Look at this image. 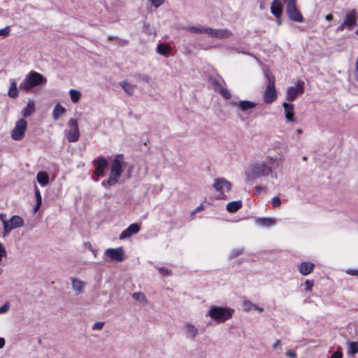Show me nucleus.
Masks as SVG:
<instances>
[{
    "label": "nucleus",
    "instance_id": "f257e3e1",
    "mask_svg": "<svg viewBox=\"0 0 358 358\" xmlns=\"http://www.w3.org/2000/svg\"><path fill=\"white\" fill-rule=\"evenodd\" d=\"M269 174L272 178L277 179V174L273 173L271 166L264 162H256L250 164L245 171V176L248 180L268 176Z\"/></svg>",
    "mask_w": 358,
    "mask_h": 358
},
{
    "label": "nucleus",
    "instance_id": "f03ea898",
    "mask_svg": "<svg viewBox=\"0 0 358 358\" xmlns=\"http://www.w3.org/2000/svg\"><path fill=\"white\" fill-rule=\"evenodd\" d=\"M124 165V155H117L111 162L110 175L107 180L108 186H113L118 182Z\"/></svg>",
    "mask_w": 358,
    "mask_h": 358
},
{
    "label": "nucleus",
    "instance_id": "7ed1b4c3",
    "mask_svg": "<svg viewBox=\"0 0 358 358\" xmlns=\"http://www.w3.org/2000/svg\"><path fill=\"white\" fill-rule=\"evenodd\" d=\"M234 313V310L229 307L213 306L207 314L212 320L217 323L224 322L231 319Z\"/></svg>",
    "mask_w": 358,
    "mask_h": 358
},
{
    "label": "nucleus",
    "instance_id": "20e7f679",
    "mask_svg": "<svg viewBox=\"0 0 358 358\" xmlns=\"http://www.w3.org/2000/svg\"><path fill=\"white\" fill-rule=\"evenodd\" d=\"M46 81V78L42 74L36 71H30L20 84V88L26 92H29L31 88L45 83Z\"/></svg>",
    "mask_w": 358,
    "mask_h": 358
},
{
    "label": "nucleus",
    "instance_id": "39448f33",
    "mask_svg": "<svg viewBox=\"0 0 358 358\" xmlns=\"http://www.w3.org/2000/svg\"><path fill=\"white\" fill-rule=\"evenodd\" d=\"M267 78L266 87L264 93V101L266 103H272L277 99V92L275 87V78L266 73Z\"/></svg>",
    "mask_w": 358,
    "mask_h": 358
},
{
    "label": "nucleus",
    "instance_id": "423d86ee",
    "mask_svg": "<svg viewBox=\"0 0 358 358\" xmlns=\"http://www.w3.org/2000/svg\"><path fill=\"white\" fill-rule=\"evenodd\" d=\"M65 136L69 143H75L79 140L80 131L77 120L71 118L68 121Z\"/></svg>",
    "mask_w": 358,
    "mask_h": 358
},
{
    "label": "nucleus",
    "instance_id": "0eeeda50",
    "mask_svg": "<svg viewBox=\"0 0 358 358\" xmlns=\"http://www.w3.org/2000/svg\"><path fill=\"white\" fill-rule=\"evenodd\" d=\"M282 1L286 3V12L289 17L294 22H303V15L296 7V0Z\"/></svg>",
    "mask_w": 358,
    "mask_h": 358
},
{
    "label": "nucleus",
    "instance_id": "6e6552de",
    "mask_svg": "<svg viewBox=\"0 0 358 358\" xmlns=\"http://www.w3.org/2000/svg\"><path fill=\"white\" fill-rule=\"evenodd\" d=\"M27 129V122L24 118L18 120L16 121L15 127L11 131V138L17 141H21L24 137Z\"/></svg>",
    "mask_w": 358,
    "mask_h": 358
},
{
    "label": "nucleus",
    "instance_id": "1a4fd4ad",
    "mask_svg": "<svg viewBox=\"0 0 358 358\" xmlns=\"http://www.w3.org/2000/svg\"><path fill=\"white\" fill-rule=\"evenodd\" d=\"M357 19L358 14L355 10L348 12L338 29L340 31H343L344 29L352 30L356 26Z\"/></svg>",
    "mask_w": 358,
    "mask_h": 358
},
{
    "label": "nucleus",
    "instance_id": "9d476101",
    "mask_svg": "<svg viewBox=\"0 0 358 358\" xmlns=\"http://www.w3.org/2000/svg\"><path fill=\"white\" fill-rule=\"evenodd\" d=\"M24 224L23 219L18 215H13L12 217L4 222L3 236L8 234L13 229L22 227Z\"/></svg>",
    "mask_w": 358,
    "mask_h": 358
},
{
    "label": "nucleus",
    "instance_id": "9b49d317",
    "mask_svg": "<svg viewBox=\"0 0 358 358\" xmlns=\"http://www.w3.org/2000/svg\"><path fill=\"white\" fill-rule=\"evenodd\" d=\"M304 83L303 81H298L296 86L289 87L287 89V99L289 101H293L299 95L303 93Z\"/></svg>",
    "mask_w": 358,
    "mask_h": 358
},
{
    "label": "nucleus",
    "instance_id": "f8f14e48",
    "mask_svg": "<svg viewBox=\"0 0 358 358\" xmlns=\"http://www.w3.org/2000/svg\"><path fill=\"white\" fill-rule=\"evenodd\" d=\"M105 255L111 260L117 262L124 259V252L122 248H108L106 250Z\"/></svg>",
    "mask_w": 358,
    "mask_h": 358
},
{
    "label": "nucleus",
    "instance_id": "ddd939ff",
    "mask_svg": "<svg viewBox=\"0 0 358 358\" xmlns=\"http://www.w3.org/2000/svg\"><path fill=\"white\" fill-rule=\"evenodd\" d=\"M217 192H222L226 189L229 192L231 188V183L224 178H215L213 185Z\"/></svg>",
    "mask_w": 358,
    "mask_h": 358
},
{
    "label": "nucleus",
    "instance_id": "4468645a",
    "mask_svg": "<svg viewBox=\"0 0 358 358\" xmlns=\"http://www.w3.org/2000/svg\"><path fill=\"white\" fill-rule=\"evenodd\" d=\"M140 231V227L138 224L134 223L130 224L127 229L122 231L119 236L120 240L129 238L134 234H136Z\"/></svg>",
    "mask_w": 358,
    "mask_h": 358
},
{
    "label": "nucleus",
    "instance_id": "2eb2a0df",
    "mask_svg": "<svg viewBox=\"0 0 358 358\" xmlns=\"http://www.w3.org/2000/svg\"><path fill=\"white\" fill-rule=\"evenodd\" d=\"M184 330L187 338L194 339L199 334L198 327L191 322H185Z\"/></svg>",
    "mask_w": 358,
    "mask_h": 358
},
{
    "label": "nucleus",
    "instance_id": "dca6fc26",
    "mask_svg": "<svg viewBox=\"0 0 358 358\" xmlns=\"http://www.w3.org/2000/svg\"><path fill=\"white\" fill-rule=\"evenodd\" d=\"M233 106L237 107L242 112H248L256 106V103L246 100L238 101L233 103Z\"/></svg>",
    "mask_w": 358,
    "mask_h": 358
},
{
    "label": "nucleus",
    "instance_id": "f3484780",
    "mask_svg": "<svg viewBox=\"0 0 358 358\" xmlns=\"http://www.w3.org/2000/svg\"><path fill=\"white\" fill-rule=\"evenodd\" d=\"M94 164L96 166L94 173L96 176H103L105 168L108 166V162L106 159L100 157L94 160Z\"/></svg>",
    "mask_w": 358,
    "mask_h": 358
},
{
    "label": "nucleus",
    "instance_id": "a211bd4d",
    "mask_svg": "<svg viewBox=\"0 0 358 358\" xmlns=\"http://www.w3.org/2000/svg\"><path fill=\"white\" fill-rule=\"evenodd\" d=\"M71 286L73 290L77 294H80L85 292L86 282L78 278L71 279Z\"/></svg>",
    "mask_w": 358,
    "mask_h": 358
},
{
    "label": "nucleus",
    "instance_id": "6ab92c4d",
    "mask_svg": "<svg viewBox=\"0 0 358 358\" xmlns=\"http://www.w3.org/2000/svg\"><path fill=\"white\" fill-rule=\"evenodd\" d=\"M282 106L285 110V116L287 122H295L296 118L294 117V105L288 103H283Z\"/></svg>",
    "mask_w": 358,
    "mask_h": 358
},
{
    "label": "nucleus",
    "instance_id": "aec40b11",
    "mask_svg": "<svg viewBox=\"0 0 358 358\" xmlns=\"http://www.w3.org/2000/svg\"><path fill=\"white\" fill-rule=\"evenodd\" d=\"M314 266L313 263L305 262L298 265V269L301 275H307L313 272Z\"/></svg>",
    "mask_w": 358,
    "mask_h": 358
},
{
    "label": "nucleus",
    "instance_id": "412c9836",
    "mask_svg": "<svg viewBox=\"0 0 358 358\" xmlns=\"http://www.w3.org/2000/svg\"><path fill=\"white\" fill-rule=\"evenodd\" d=\"M271 12L276 17L280 18L282 13V5L280 1L273 0L271 6Z\"/></svg>",
    "mask_w": 358,
    "mask_h": 358
},
{
    "label": "nucleus",
    "instance_id": "4be33fe9",
    "mask_svg": "<svg viewBox=\"0 0 358 358\" xmlns=\"http://www.w3.org/2000/svg\"><path fill=\"white\" fill-rule=\"evenodd\" d=\"M35 103L33 100L29 99L26 107H24L21 113L23 118L28 117L35 113Z\"/></svg>",
    "mask_w": 358,
    "mask_h": 358
},
{
    "label": "nucleus",
    "instance_id": "5701e85b",
    "mask_svg": "<svg viewBox=\"0 0 358 358\" xmlns=\"http://www.w3.org/2000/svg\"><path fill=\"white\" fill-rule=\"evenodd\" d=\"M65 113L66 109L60 103H57L52 111V117L54 120H57Z\"/></svg>",
    "mask_w": 358,
    "mask_h": 358
},
{
    "label": "nucleus",
    "instance_id": "b1692460",
    "mask_svg": "<svg viewBox=\"0 0 358 358\" xmlns=\"http://www.w3.org/2000/svg\"><path fill=\"white\" fill-rule=\"evenodd\" d=\"M215 34L214 37L220 39L227 38L233 35V33L227 29H216Z\"/></svg>",
    "mask_w": 358,
    "mask_h": 358
},
{
    "label": "nucleus",
    "instance_id": "393cba45",
    "mask_svg": "<svg viewBox=\"0 0 358 358\" xmlns=\"http://www.w3.org/2000/svg\"><path fill=\"white\" fill-rule=\"evenodd\" d=\"M8 94V96L12 99H15V98L17 97V96L19 94V90H18V88L17 86V83L15 80H11Z\"/></svg>",
    "mask_w": 358,
    "mask_h": 358
},
{
    "label": "nucleus",
    "instance_id": "a878e982",
    "mask_svg": "<svg viewBox=\"0 0 358 358\" xmlns=\"http://www.w3.org/2000/svg\"><path fill=\"white\" fill-rule=\"evenodd\" d=\"M36 180L41 186H45L49 182V176L47 173L40 171L36 175Z\"/></svg>",
    "mask_w": 358,
    "mask_h": 358
},
{
    "label": "nucleus",
    "instance_id": "bb28decb",
    "mask_svg": "<svg viewBox=\"0 0 358 358\" xmlns=\"http://www.w3.org/2000/svg\"><path fill=\"white\" fill-rule=\"evenodd\" d=\"M242 206V202L241 201H231L227 204V210L229 213H235L239 210Z\"/></svg>",
    "mask_w": 358,
    "mask_h": 358
},
{
    "label": "nucleus",
    "instance_id": "cd10ccee",
    "mask_svg": "<svg viewBox=\"0 0 358 358\" xmlns=\"http://www.w3.org/2000/svg\"><path fill=\"white\" fill-rule=\"evenodd\" d=\"M257 223L262 227H269L275 224V220L268 217L259 218L257 220Z\"/></svg>",
    "mask_w": 358,
    "mask_h": 358
},
{
    "label": "nucleus",
    "instance_id": "c85d7f7f",
    "mask_svg": "<svg viewBox=\"0 0 358 358\" xmlns=\"http://www.w3.org/2000/svg\"><path fill=\"white\" fill-rule=\"evenodd\" d=\"M120 85L123 88L124 91L128 94H133L136 85L129 83L127 81H122L120 83Z\"/></svg>",
    "mask_w": 358,
    "mask_h": 358
},
{
    "label": "nucleus",
    "instance_id": "c756f323",
    "mask_svg": "<svg viewBox=\"0 0 358 358\" xmlns=\"http://www.w3.org/2000/svg\"><path fill=\"white\" fill-rule=\"evenodd\" d=\"M34 194L36 196V206L34 208V213H36L39 210L42 203V196L36 186L34 187Z\"/></svg>",
    "mask_w": 358,
    "mask_h": 358
},
{
    "label": "nucleus",
    "instance_id": "7c9ffc66",
    "mask_svg": "<svg viewBox=\"0 0 358 358\" xmlns=\"http://www.w3.org/2000/svg\"><path fill=\"white\" fill-rule=\"evenodd\" d=\"M348 352L349 355H353L358 352V342L351 341L347 343Z\"/></svg>",
    "mask_w": 358,
    "mask_h": 358
},
{
    "label": "nucleus",
    "instance_id": "2f4dec72",
    "mask_svg": "<svg viewBox=\"0 0 358 358\" xmlns=\"http://www.w3.org/2000/svg\"><path fill=\"white\" fill-rule=\"evenodd\" d=\"M132 297L135 300L141 302V303H143L144 305H146L148 303L147 298H146L145 295L143 292H134L132 294Z\"/></svg>",
    "mask_w": 358,
    "mask_h": 358
},
{
    "label": "nucleus",
    "instance_id": "473e14b6",
    "mask_svg": "<svg viewBox=\"0 0 358 358\" xmlns=\"http://www.w3.org/2000/svg\"><path fill=\"white\" fill-rule=\"evenodd\" d=\"M71 100L73 103H77L81 98V92L77 90L71 89L69 91Z\"/></svg>",
    "mask_w": 358,
    "mask_h": 358
},
{
    "label": "nucleus",
    "instance_id": "72a5a7b5",
    "mask_svg": "<svg viewBox=\"0 0 358 358\" xmlns=\"http://www.w3.org/2000/svg\"><path fill=\"white\" fill-rule=\"evenodd\" d=\"M157 50L159 55L166 56V55H167V54H169L170 52L171 48L169 46H168L167 45L161 43V44L158 45Z\"/></svg>",
    "mask_w": 358,
    "mask_h": 358
},
{
    "label": "nucleus",
    "instance_id": "f704fd0d",
    "mask_svg": "<svg viewBox=\"0 0 358 358\" xmlns=\"http://www.w3.org/2000/svg\"><path fill=\"white\" fill-rule=\"evenodd\" d=\"M242 303L244 310L248 312L254 310V308H256V304L253 303L251 301L248 300L246 298H243Z\"/></svg>",
    "mask_w": 358,
    "mask_h": 358
},
{
    "label": "nucleus",
    "instance_id": "c9c22d12",
    "mask_svg": "<svg viewBox=\"0 0 358 358\" xmlns=\"http://www.w3.org/2000/svg\"><path fill=\"white\" fill-rule=\"evenodd\" d=\"M189 31L195 34H203L204 27H189L187 29Z\"/></svg>",
    "mask_w": 358,
    "mask_h": 358
},
{
    "label": "nucleus",
    "instance_id": "e433bc0d",
    "mask_svg": "<svg viewBox=\"0 0 358 358\" xmlns=\"http://www.w3.org/2000/svg\"><path fill=\"white\" fill-rule=\"evenodd\" d=\"M220 93L227 99H229L231 97L229 92L223 87H220Z\"/></svg>",
    "mask_w": 358,
    "mask_h": 358
},
{
    "label": "nucleus",
    "instance_id": "4c0bfd02",
    "mask_svg": "<svg viewBox=\"0 0 358 358\" xmlns=\"http://www.w3.org/2000/svg\"><path fill=\"white\" fill-rule=\"evenodd\" d=\"M10 27L7 26L0 29V36L6 37L10 34Z\"/></svg>",
    "mask_w": 358,
    "mask_h": 358
},
{
    "label": "nucleus",
    "instance_id": "58836bf2",
    "mask_svg": "<svg viewBox=\"0 0 358 358\" xmlns=\"http://www.w3.org/2000/svg\"><path fill=\"white\" fill-rule=\"evenodd\" d=\"M243 249L242 248H238V249H235L232 251L231 255H230V258H234V257H236L241 255H242L243 253Z\"/></svg>",
    "mask_w": 358,
    "mask_h": 358
},
{
    "label": "nucleus",
    "instance_id": "ea45409f",
    "mask_svg": "<svg viewBox=\"0 0 358 358\" xmlns=\"http://www.w3.org/2000/svg\"><path fill=\"white\" fill-rule=\"evenodd\" d=\"M314 286L313 280H307L305 282L306 290L308 292H311L313 290V287Z\"/></svg>",
    "mask_w": 358,
    "mask_h": 358
},
{
    "label": "nucleus",
    "instance_id": "a19ab883",
    "mask_svg": "<svg viewBox=\"0 0 358 358\" xmlns=\"http://www.w3.org/2000/svg\"><path fill=\"white\" fill-rule=\"evenodd\" d=\"M216 29L210 28V27H204L203 34H207L210 37L215 36Z\"/></svg>",
    "mask_w": 358,
    "mask_h": 358
},
{
    "label": "nucleus",
    "instance_id": "79ce46f5",
    "mask_svg": "<svg viewBox=\"0 0 358 358\" xmlns=\"http://www.w3.org/2000/svg\"><path fill=\"white\" fill-rule=\"evenodd\" d=\"M149 2L155 8H158L162 6L164 3V0H148Z\"/></svg>",
    "mask_w": 358,
    "mask_h": 358
},
{
    "label": "nucleus",
    "instance_id": "37998d69",
    "mask_svg": "<svg viewBox=\"0 0 358 358\" xmlns=\"http://www.w3.org/2000/svg\"><path fill=\"white\" fill-rule=\"evenodd\" d=\"M280 204H281V201H280V197H278V196L273 197V199H272L273 206H274L275 208H277V207H279L280 206Z\"/></svg>",
    "mask_w": 358,
    "mask_h": 358
},
{
    "label": "nucleus",
    "instance_id": "c03bdc74",
    "mask_svg": "<svg viewBox=\"0 0 358 358\" xmlns=\"http://www.w3.org/2000/svg\"><path fill=\"white\" fill-rule=\"evenodd\" d=\"M9 308H10L9 303L7 302V303H4L3 306H1L0 307V314L6 313L9 310Z\"/></svg>",
    "mask_w": 358,
    "mask_h": 358
},
{
    "label": "nucleus",
    "instance_id": "a18cd8bd",
    "mask_svg": "<svg viewBox=\"0 0 358 358\" xmlns=\"http://www.w3.org/2000/svg\"><path fill=\"white\" fill-rule=\"evenodd\" d=\"M103 322H95L93 324L92 329H93L101 330V329H103Z\"/></svg>",
    "mask_w": 358,
    "mask_h": 358
},
{
    "label": "nucleus",
    "instance_id": "49530a36",
    "mask_svg": "<svg viewBox=\"0 0 358 358\" xmlns=\"http://www.w3.org/2000/svg\"><path fill=\"white\" fill-rule=\"evenodd\" d=\"M159 271L164 275H170L171 274V271L166 268H159Z\"/></svg>",
    "mask_w": 358,
    "mask_h": 358
},
{
    "label": "nucleus",
    "instance_id": "de8ad7c7",
    "mask_svg": "<svg viewBox=\"0 0 358 358\" xmlns=\"http://www.w3.org/2000/svg\"><path fill=\"white\" fill-rule=\"evenodd\" d=\"M343 355L340 351H336L334 352L330 358H342Z\"/></svg>",
    "mask_w": 358,
    "mask_h": 358
},
{
    "label": "nucleus",
    "instance_id": "09e8293b",
    "mask_svg": "<svg viewBox=\"0 0 358 358\" xmlns=\"http://www.w3.org/2000/svg\"><path fill=\"white\" fill-rule=\"evenodd\" d=\"M286 355L290 358H296V357H297L296 353H295L294 352H292L291 350H287L286 352Z\"/></svg>",
    "mask_w": 358,
    "mask_h": 358
},
{
    "label": "nucleus",
    "instance_id": "8fccbe9b",
    "mask_svg": "<svg viewBox=\"0 0 358 358\" xmlns=\"http://www.w3.org/2000/svg\"><path fill=\"white\" fill-rule=\"evenodd\" d=\"M272 347L273 349L280 348V350H282L280 340H277Z\"/></svg>",
    "mask_w": 358,
    "mask_h": 358
},
{
    "label": "nucleus",
    "instance_id": "3c124183",
    "mask_svg": "<svg viewBox=\"0 0 358 358\" xmlns=\"http://www.w3.org/2000/svg\"><path fill=\"white\" fill-rule=\"evenodd\" d=\"M0 220L3 222V225L4 226V222H7L6 215L5 213H0Z\"/></svg>",
    "mask_w": 358,
    "mask_h": 358
},
{
    "label": "nucleus",
    "instance_id": "603ef678",
    "mask_svg": "<svg viewBox=\"0 0 358 358\" xmlns=\"http://www.w3.org/2000/svg\"><path fill=\"white\" fill-rule=\"evenodd\" d=\"M347 273L352 275H357L358 276V271L357 270H350V271H348Z\"/></svg>",
    "mask_w": 358,
    "mask_h": 358
},
{
    "label": "nucleus",
    "instance_id": "864d4df0",
    "mask_svg": "<svg viewBox=\"0 0 358 358\" xmlns=\"http://www.w3.org/2000/svg\"><path fill=\"white\" fill-rule=\"evenodd\" d=\"M5 339L3 338H0V349H2L5 345Z\"/></svg>",
    "mask_w": 358,
    "mask_h": 358
},
{
    "label": "nucleus",
    "instance_id": "5fc2aeb1",
    "mask_svg": "<svg viewBox=\"0 0 358 358\" xmlns=\"http://www.w3.org/2000/svg\"><path fill=\"white\" fill-rule=\"evenodd\" d=\"M203 209V207L202 205H200L199 206H198L197 208H195V210H194V213H198L199 211Z\"/></svg>",
    "mask_w": 358,
    "mask_h": 358
},
{
    "label": "nucleus",
    "instance_id": "6e6d98bb",
    "mask_svg": "<svg viewBox=\"0 0 358 358\" xmlns=\"http://www.w3.org/2000/svg\"><path fill=\"white\" fill-rule=\"evenodd\" d=\"M326 20L328 21H331L333 20V15L331 14H329L326 15Z\"/></svg>",
    "mask_w": 358,
    "mask_h": 358
},
{
    "label": "nucleus",
    "instance_id": "4d7b16f0",
    "mask_svg": "<svg viewBox=\"0 0 358 358\" xmlns=\"http://www.w3.org/2000/svg\"><path fill=\"white\" fill-rule=\"evenodd\" d=\"M254 310H257L260 313L264 311V308L262 307H259L257 305H256V308H255Z\"/></svg>",
    "mask_w": 358,
    "mask_h": 358
},
{
    "label": "nucleus",
    "instance_id": "13d9d810",
    "mask_svg": "<svg viewBox=\"0 0 358 358\" xmlns=\"http://www.w3.org/2000/svg\"><path fill=\"white\" fill-rule=\"evenodd\" d=\"M355 68H356V70L358 71V57H357V61H356Z\"/></svg>",
    "mask_w": 358,
    "mask_h": 358
},
{
    "label": "nucleus",
    "instance_id": "bf43d9fd",
    "mask_svg": "<svg viewBox=\"0 0 358 358\" xmlns=\"http://www.w3.org/2000/svg\"><path fill=\"white\" fill-rule=\"evenodd\" d=\"M296 133L299 134H301L302 133V130L301 129H296Z\"/></svg>",
    "mask_w": 358,
    "mask_h": 358
},
{
    "label": "nucleus",
    "instance_id": "052dcab7",
    "mask_svg": "<svg viewBox=\"0 0 358 358\" xmlns=\"http://www.w3.org/2000/svg\"><path fill=\"white\" fill-rule=\"evenodd\" d=\"M101 185H102L103 186H106V185H108V184H107V180H106V181H103V182H101Z\"/></svg>",
    "mask_w": 358,
    "mask_h": 358
},
{
    "label": "nucleus",
    "instance_id": "680f3d73",
    "mask_svg": "<svg viewBox=\"0 0 358 358\" xmlns=\"http://www.w3.org/2000/svg\"><path fill=\"white\" fill-rule=\"evenodd\" d=\"M277 159H278L277 158H273V157L270 158V161H271V162L277 161Z\"/></svg>",
    "mask_w": 358,
    "mask_h": 358
},
{
    "label": "nucleus",
    "instance_id": "e2e57ef3",
    "mask_svg": "<svg viewBox=\"0 0 358 358\" xmlns=\"http://www.w3.org/2000/svg\"><path fill=\"white\" fill-rule=\"evenodd\" d=\"M356 34L358 35V29L356 31Z\"/></svg>",
    "mask_w": 358,
    "mask_h": 358
}]
</instances>
